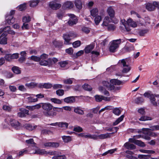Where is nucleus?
<instances>
[{"label": "nucleus", "mask_w": 159, "mask_h": 159, "mask_svg": "<svg viewBox=\"0 0 159 159\" xmlns=\"http://www.w3.org/2000/svg\"><path fill=\"white\" fill-rule=\"evenodd\" d=\"M110 22L109 17L108 16H105L103 20L102 25L103 26H107Z\"/></svg>", "instance_id": "nucleus-33"}, {"label": "nucleus", "mask_w": 159, "mask_h": 159, "mask_svg": "<svg viewBox=\"0 0 159 159\" xmlns=\"http://www.w3.org/2000/svg\"><path fill=\"white\" fill-rule=\"evenodd\" d=\"M62 138L63 141L65 143H68L71 140V139L70 136H63Z\"/></svg>", "instance_id": "nucleus-39"}, {"label": "nucleus", "mask_w": 159, "mask_h": 159, "mask_svg": "<svg viewBox=\"0 0 159 159\" xmlns=\"http://www.w3.org/2000/svg\"><path fill=\"white\" fill-rule=\"evenodd\" d=\"M73 131H67V133L69 134H76L75 132H80L82 131V130H73Z\"/></svg>", "instance_id": "nucleus-50"}, {"label": "nucleus", "mask_w": 159, "mask_h": 159, "mask_svg": "<svg viewBox=\"0 0 159 159\" xmlns=\"http://www.w3.org/2000/svg\"><path fill=\"white\" fill-rule=\"evenodd\" d=\"M39 2L38 1H31L30 2V6L32 7H34L36 6Z\"/></svg>", "instance_id": "nucleus-45"}, {"label": "nucleus", "mask_w": 159, "mask_h": 159, "mask_svg": "<svg viewBox=\"0 0 159 159\" xmlns=\"http://www.w3.org/2000/svg\"><path fill=\"white\" fill-rule=\"evenodd\" d=\"M111 106H107L101 109L99 111V114H100L101 112L104 111H105L107 110H111Z\"/></svg>", "instance_id": "nucleus-55"}, {"label": "nucleus", "mask_w": 159, "mask_h": 159, "mask_svg": "<svg viewBox=\"0 0 159 159\" xmlns=\"http://www.w3.org/2000/svg\"><path fill=\"white\" fill-rule=\"evenodd\" d=\"M60 4L54 2H51L49 4V7L53 10H57L61 7Z\"/></svg>", "instance_id": "nucleus-14"}, {"label": "nucleus", "mask_w": 159, "mask_h": 159, "mask_svg": "<svg viewBox=\"0 0 159 159\" xmlns=\"http://www.w3.org/2000/svg\"><path fill=\"white\" fill-rule=\"evenodd\" d=\"M121 39L113 40L110 43L109 50L111 52H114L119 48L121 43Z\"/></svg>", "instance_id": "nucleus-4"}, {"label": "nucleus", "mask_w": 159, "mask_h": 159, "mask_svg": "<svg viewBox=\"0 0 159 159\" xmlns=\"http://www.w3.org/2000/svg\"><path fill=\"white\" fill-rule=\"evenodd\" d=\"M138 113L141 115H144L145 114V109L143 108H141L139 109L138 110Z\"/></svg>", "instance_id": "nucleus-64"}, {"label": "nucleus", "mask_w": 159, "mask_h": 159, "mask_svg": "<svg viewBox=\"0 0 159 159\" xmlns=\"http://www.w3.org/2000/svg\"><path fill=\"white\" fill-rule=\"evenodd\" d=\"M115 132L98 135V139H103L110 137Z\"/></svg>", "instance_id": "nucleus-17"}, {"label": "nucleus", "mask_w": 159, "mask_h": 159, "mask_svg": "<svg viewBox=\"0 0 159 159\" xmlns=\"http://www.w3.org/2000/svg\"><path fill=\"white\" fill-rule=\"evenodd\" d=\"M53 106L49 103H43L42 108L44 110V115L48 116L54 117L57 115L56 112L52 111L53 109Z\"/></svg>", "instance_id": "nucleus-2"}, {"label": "nucleus", "mask_w": 159, "mask_h": 159, "mask_svg": "<svg viewBox=\"0 0 159 159\" xmlns=\"http://www.w3.org/2000/svg\"><path fill=\"white\" fill-rule=\"evenodd\" d=\"M107 12L111 17H113L114 16L115 11L111 7H110L108 8Z\"/></svg>", "instance_id": "nucleus-28"}, {"label": "nucleus", "mask_w": 159, "mask_h": 159, "mask_svg": "<svg viewBox=\"0 0 159 159\" xmlns=\"http://www.w3.org/2000/svg\"><path fill=\"white\" fill-rule=\"evenodd\" d=\"M94 48V45L93 44H90L87 46L84 49L85 53H89Z\"/></svg>", "instance_id": "nucleus-25"}, {"label": "nucleus", "mask_w": 159, "mask_h": 159, "mask_svg": "<svg viewBox=\"0 0 159 159\" xmlns=\"http://www.w3.org/2000/svg\"><path fill=\"white\" fill-rule=\"evenodd\" d=\"M124 117V115H121L120 117L118 118L114 122L113 125H117L123 120Z\"/></svg>", "instance_id": "nucleus-41"}, {"label": "nucleus", "mask_w": 159, "mask_h": 159, "mask_svg": "<svg viewBox=\"0 0 159 159\" xmlns=\"http://www.w3.org/2000/svg\"><path fill=\"white\" fill-rule=\"evenodd\" d=\"M124 146L128 149L133 150L135 148V146L134 144L130 143L128 142L125 143Z\"/></svg>", "instance_id": "nucleus-24"}, {"label": "nucleus", "mask_w": 159, "mask_h": 159, "mask_svg": "<svg viewBox=\"0 0 159 159\" xmlns=\"http://www.w3.org/2000/svg\"><path fill=\"white\" fill-rule=\"evenodd\" d=\"M107 30L108 31H113L116 28L115 25L113 24H110L108 25Z\"/></svg>", "instance_id": "nucleus-53"}, {"label": "nucleus", "mask_w": 159, "mask_h": 159, "mask_svg": "<svg viewBox=\"0 0 159 159\" xmlns=\"http://www.w3.org/2000/svg\"><path fill=\"white\" fill-rule=\"evenodd\" d=\"M70 36L68 34H64L63 35V38L65 40L64 44L66 45H68L70 44Z\"/></svg>", "instance_id": "nucleus-21"}, {"label": "nucleus", "mask_w": 159, "mask_h": 159, "mask_svg": "<svg viewBox=\"0 0 159 159\" xmlns=\"http://www.w3.org/2000/svg\"><path fill=\"white\" fill-rule=\"evenodd\" d=\"M25 142L28 144H35V143L34 142V140L33 139H30L25 141Z\"/></svg>", "instance_id": "nucleus-63"}, {"label": "nucleus", "mask_w": 159, "mask_h": 159, "mask_svg": "<svg viewBox=\"0 0 159 159\" xmlns=\"http://www.w3.org/2000/svg\"><path fill=\"white\" fill-rule=\"evenodd\" d=\"M56 93L59 96H62L64 94V91L62 89H59L56 91Z\"/></svg>", "instance_id": "nucleus-56"}, {"label": "nucleus", "mask_w": 159, "mask_h": 159, "mask_svg": "<svg viewBox=\"0 0 159 159\" xmlns=\"http://www.w3.org/2000/svg\"><path fill=\"white\" fill-rule=\"evenodd\" d=\"M15 13V11L13 10H11L10 14L6 16V20L7 22L9 25H12L15 22V19L13 18V15Z\"/></svg>", "instance_id": "nucleus-8"}, {"label": "nucleus", "mask_w": 159, "mask_h": 159, "mask_svg": "<svg viewBox=\"0 0 159 159\" xmlns=\"http://www.w3.org/2000/svg\"><path fill=\"white\" fill-rule=\"evenodd\" d=\"M81 44V42L80 41L78 40L74 42L73 43V45L74 48H76L80 46Z\"/></svg>", "instance_id": "nucleus-54"}, {"label": "nucleus", "mask_w": 159, "mask_h": 159, "mask_svg": "<svg viewBox=\"0 0 159 159\" xmlns=\"http://www.w3.org/2000/svg\"><path fill=\"white\" fill-rule=\"evenodd\" d=\"M73 6V3L70 1H67L63 5V7L66 8H72Z\"/></svg>", "instance_id": "nucleus-35"}, {"label": "nucleus", "mask_w": 159, "mask_h": 159, "mask_svg": "<svg viewBox=\"0 0 159 159\" xmlns=\"http://www.w3.org/2000/svg\"><path fill=\"white\" fill-rule=\"evenodd\" d=\"M55 126H58L59 127L63 128L66 129L68 128V124L66 122H57L51 123L48 125Z\"/></svg>", "instance_id": "nucleus-9"}, {"label": "nucleus", "mask_w": 159, "mask_h": 159, "mask_svg": "<svg viewBox=\"0 0 159 159\" xmlns=\"http://www.w3.org/2000/svg\"><path fill=\"white\" fill-rule=\"evenodd\" d=\"M39 64L42 66H50L52 64L51 59H48V61L42 60L40 61Z\"/></svg>", "instance_id": "nucleus-16"}, {"label": "nucleus", "mask_w": 159, "mask_h": 159, "mask_svg": "<svg viewBox=\"0 0 159 159\" xmlns=\"http://www.w3.org/2000/svg\"><path fill=\"white\" fill-rule=\"evenodd\" d=\"M79 135L80 136L84 137L85 138H89L94 140L98 139V135H96L95 134L91 135L89 134H87L86 133H83L79 134Z\"/></svg>", "instance_id": "nucleus-12"}, {"label": "nucleus", "mask_w": 159, "mask_h": 159, "mask_svg": "<svg viewBox=\"0 0 159 159\" xmlns=\"http://www.w3.org/2000/svg\"><path fill=\"white\" fill-rule=\"evenodd\" d=\"M74 80V79L73 78H69L65 79L63 80V82L64 84H71Z\"/></svg>", "instance_id": "nucleus-37"}, {"label": "nucleus", "mask_w": 159, "mask_h": 159, "mask_svg": "<svg viewBox=\"0 0 159 159\" xmlns=\"http://www.w3.org/2000/svg\"><path fill=\"white\" fill-rule=\"evenodd\" d=\"M44 145L45 147L57 148L59 146V144L57 143L48 142L44 143Z\"/></svg>", "instance_id": "nucleus-18"}, {"label": "nucleus", "mask_w": 159, "mask_h": 159, "mask_svg": "<svg viewBox=\"0 0 159 159\" xmlns=\"http://www.w3.org/2000/svg\"><path fill=\"white\" fill-rule=\"evenodd\" d=\"M32 95L33 94H24V97L27 99V101L29 102H37L38 101L37 98H33Z\"/></svg>", "instance_id": "nucleus-11"}, {"label": "nucleus", "mask_w": 159, "mask_h": 159, "mask_svg": "<svg viewBox=\"0 0 159 159\" xmlns=\"http://www.w3.org/2000/svg\"><path fill=\"white\" fill-rule=\"evenodd\" d=\"M144 100L143 99L140 97H138L135 100V102L137 104H139L143 102Z\"/></svg>", "instance_id": "nucleus-46"}, {"label": "nucleus", "mask_w": 159, "mask_h": 159, "mask_svg": "<svg viewBox=\"0 0 159 159\" xmlns=\"http://www.w3.org/2000/svg\"><path fill=\"white\" fill-rule=\"evenodd\" d=\"M31 59L36 61H38L40 60V58L36 56H32L30 57Z\"/></svg>", "instance_id": "nucleus-62"}, {"label": "nucleus", "mask_w": 159, "mask_h": 159, "mask_svg": "<svg viewBox=\"0 0 159 159\" xmlns=\"http://www.w3.org/2000/svg\"><path fill=\"white\" fill-rule=\"evenodd\" d=\"M124 81H121L116 79H112L110 80V82L111 84H112V85H119L122 84L124 83Z\"/></svg>", "instance_id": "nucleus-19"}, {"label": "nucleus", "mask_w": 159, "mask_h": 159, "mask_svg": "<svg viewBox=\"0 0 159 159\" xmlns=\"http://www.w3.org/2000/svg\"><path fill=\"white\" fill-rule=\"evenodd\" d=\"M83 88L85 90L87 91H91L92 88L91 87L87 84H85L83 86Z\"/></svg>", "instance_id": "nucleus-51"}, {"label": "nucleus", "mask_w": 159, "mask_h": 159, "mask_svg": "<svg viewBox=\"0 0 159 159\" xmlns=\"http://www.w3.org/2000/svg\"><path fill=\"white\" fill-rule=\"evenodd\" d=\"M50 100L52 102L57 104H61L63 102L62 100L55 98H52L50 99Z\"/></svg>", "instance_id": "nucleus-27"}, {"label": "nucleus", "mask_w": 159, "mask_h": 159, "mask_svg": "<svg viewBox=\"0 0 159 159\" xmlns=\"http://www.w3.org/2000/svg\"><path fill=\"white\" fill-rule=\"evenodd\" d=\"M101 20V17L100 16H98L95 17L94 19L95 23L96 25L98 24Z\"/></svg>", "instance_id": "nucleus-52"}, {"label": "nucleus", "mask_w": 159, "mask_h": 159, "mask_svg": "<svg viewBox=\"0 0 159 159\" xmlns=\"http://www.w3.org/2000/svg\"><path fill=\"white\" fill-rule=\"evenodd\" d=\"M143 95L145 97L147 98L150 99L151 103L153 105L155 106H157V102L155 101L156 99L155 98V97L159 98V95H154L148 92L145 93Z\"/></svg>", "instance_id": "nucleus-7"}, {"label": "nucleus", "mask_w": 159, "mask_h": 159, "mask_svg": "<svg viewBox=\"0 0 159 159\" xmlns=\"http://www.w3.org/2000/svg\"><path fill=\"white\" fill-rule=\"evenodd\" d=\"M7 43L6 35L3 33L0 37V44H6Z\"/></svg>", "instance_id": "nucleus-20"}, {"label": "nucleus", "mask_w": 159, "mask_h": 159, "mask_svg": "<svg viewBox=\"0 0 159 159\" xmlns=\"http://www.w3.org/2000/svg\"><path fill=\"white\" fill-rule=\"evenodd\" d=\"M65 102L67 103H72L75 102V98L73 96L69 97L66 98L64 99Z\"/></svg>", "instance_id": "nucleus-23"}, {"label": "nucleus", "mask_w": 159, "mask_h": 159, "mask_svg": "<svg viewBox=\"0 0 159 159\" xmlns=\"http://www.w3.org/2000/svg\"><path fill=\"white\" fill-rule=\"evenodd\" d=\"M91 14L93 17H96L98 14V9L94 8L90 11Z\"/></svg>", "instance_id": "nucleus-32"}, {"label": "nucleus", "mask_w": 159, "mask_h": 159, "mask_svg": "<svg viewBox=\"0 0 159 159\" xmlns=\"http://www.w3.org/2000/svg\"><path fill=\"white\" fill-rule=\"evenodd\" d=\"M143 95L145 97L147 98L150 99L151 103L153 105L155 106H157V102L155 101L156 99L155 98V97L159 98V95H154L148 92L145 93Z\"/></svg>", "instance_id": "nucleus-6"}, {"label": "nucleus", "mask_w": 159, "mask_h": 159, "mask_svg": "<svg viewBox=\"0 0 159 159\" xmlns=\"http://www.w3.org/2000/svg\"><path fill=\"white\" fill-rule=\"evenodd\" d=\"M116 150V148H114V149H113L108 150L107 151L104 152L102 154V155L105 156V155H106L108 154H112L113 153H114Z\"/></svg>", "instance_id": "nucleus-44"}, {"label": "nucleus", "mask_w": 159, "mask_h": 159, "mask_svg": "<svg viewBox=\"0 0 159 159\" xmlns=\"http://www.w3.org/2000/svg\"><path fill=\"white\" fill-rule=\"evenodd\" d=\"M30 20L31 18L28 15L25 16L22 18V21L24 23H28Z\"/></svg>", "instance_id": "nucleus-36"}, {"label": "nucleus", "mask_w": 159, "mask_h": 159, "mask_svg": "<svg viewBox=\"0 0 159 159\" xmlns=\"http://www.w3.org/2000/svg\"><path fill=\"white\" fill-rule=\"evenodd\" d=\"M76 7L78 9H80L82 7V3L80 1H76L75 2Z\"/></svg>", "instance_id": "nucleus-48"}, {"label": "nucleus", "mask_w": 159, "mask_h": 159, "mask_svg": "<svg viewBox=\"0 0 159 159\" xmlns=\"http://www.w3.org/2000/svg\"><path fill=\"white\" fill-rule=\"evenodd\" d=\"M70 19L68 22V24L70 25L75 24L77 22V19L75 16L73 14H70L69 15Z\"/></svg>", "instance_id": "nucleus-13"}, {"label": "nucleus", "mask_w": 159, "mask_h": 159, "mask_svg": "<svg viewBox=\"0 0 159 159\" xmlns=\"http://www.w3.org/2000/svg\"><path fill=\"white\" fill-rule=\"evenodd\" d=\"M10 123L11 126L16 128L20 125L19 123L16 120L9 119Z\"/></svg>", "instance_id": "nucleus-22"}, {"label": "nucleus", "mask_w": 159, "mask_h": 159, "mask_svg": "<svg viewBox=\"0 0 159 159\" xmlns=\"http://www.w3.org/2000/svg\"><path fill=\"white\" fill-rule=\"evenodd\" d=\"M134 47L131 44L129 45H127L125 46L124 48V50L126 52H130L131 51L134 50Z\"/></svg>", "instance_id": "nucleus-34"}, {"label": "nucleus", "mask_w": 159, "mask_h": 159, "mask_svg": "<svg viewBox=\"0 0 159 159\" xmlns=\"http://www.w3.org/2000/svg\"><path fill=\"white\" fill-rule=\"evenodd\" d=\"M148 30H140L139 32V34L141 36H143L145 34L147 33Z\"/></svg>", "instance_id": "nucleus-57"}, {"label": "nucleus", "mask_w": 159, "mask_h": 159, "mask_svg": "<svg viewBox=\"0 0 159 159\" xmlns=\"http://www.w3.org/2000/svg\"><path fill=\"white\" fill-rule=\"evenodd\" d=\"M152 118L150 117L147 116H142L139 119V120L140 121H145L146 120H151Z\"/></svg>", "instance_id": "nucleus-38"}, {"label": "nucleus", "mask_w": 159, "mask_h": 159, "mask_svg": "<svg viewBox=\"0 0 159 159\" xmlns=\"http://www.w3.org/2000/svg\"><path fill=\"white\" fill-rule=\"evenodd\" d=\"M74 111L76 113L80 115H83L84 114V111L79 107L75 108Z\"/></svg>", "instance_id": "nucleus-30"}, {"label": "nucleus", "mask_w": 159, "mask_h": 159, "mask_svg": "<svg viewBox=\"0 0 159 159\" xmlns=\"http://www.w3.org/2000/svg\"><path fill=\"white\" fill-rule=\"evenodd\" d=\"M136 144L139 146L142 147L145 146V145L143 142L138 140H137Z\"/></svg>", "instance_id": "nucleus-61"}, {"label": "nucleus", "mask_w": 159, "mask_h": 159, "mask_svg": "<svg viewBox=\"0 0 159 159\" xmlns=\"http://www.w3.org/2000/svg\"><path fill=\"white\" fill-rule=\"evenodd\" d=\"M12 70L13 72L16 74H19L21 72V71L19 67L17 66H14L12 68Z\"/></svg>", "instance_id": "nucleus-40"}, {"label": "nucleus", "mask_w": 159, "mask_h": 159, "mask_svg": "<svg viewBox=\"0 0 159 159\" xmlns=\"http://www.w3.org/2000/svg\"><path fill=\"white\" fill-rule=\"evenodd\" d=\"M146 8L148 11H151L155 9V6L153 5V3H148L146 6Z\"/></svg>", "instance_id": "nucleus-26"}, {"label": "nucleus", "mask_w": 159, "mask_h": 159, "mask_svg": "<svg viewBox=\"0 0 159 159\" xmlns=\"http://www.w3.org/2000/svg\"><path fill=\"white\" fill-rule=\"evenodd\" d=\"M47 151L44 150L38 149L35 150V152L34 153V154H39L41 155L45 154H47Z\"/></svg>", "instance_id": "nucleus-31"}, {"label": "nucleus", "mask_w": 159, "mask_h": 159, "mask_svg": "<svg viewBox=\"0 0 159 159\" xmlns=\"http://www.w3.org/2000/svg\"><path fill=\"white\" fill-rule=\"evenodd\" d=\"M11 107L8 104H4L2 107L3 109L5 111H10L11 110Z\"/></svg>", "instance_id": "nucleus-29"}, {"label": "nucleus", "mask_w": 159, "mask_h": 159, "mask_svg": "<svg viewBox=\"0 0 159 159\" xmlns=\"http://www.w3.org/2000/svg\"><path fill=\"white\" fill-rule=\"evenodd\" d=\"M138 22L139 25L145 26L148 24H150V19L148 17H145L144 19L141 18Z\"/></svg>", "instance_id": "nucleus-10"}, {"label": "nucleus", "mask_w": 159, "mask_h": 159, "mask_svg": "<svg viewBox=\"0 0 159 159\" xmlns=\"http://www.w3.org/2000/svg\"><path fill=\"white\" fill-rule=\"evenodd\" d=\"M25 85L29 88H33L37 86V84L34 82H31L26 83Z\"/></svg>", "instance_id": "nucleus-43"}, {"label": "nucleus", "mask_w": 159, "mask_h": 159, "mask_svg": "<svg viewBox=\"0 0 159 159\" xmlns=\"http://www.w3.org/2000/svg\"><path fill=\"white\" fill-rule=\"evenodd\" d=\"M27 152V150L26 149H24L20 151L19 153L18 156H21L23 155L24 154L26 153Z\"/></svg>", "instance_id": "nucleus-58"}, {"label": "nucleus", "mask_w": 159, "mask_h": 159, "mask_svg": "<svg viewBox=\"0 0 159 159\" xmlns=\"http://www.w3.org/2000/svg\"><path fill=\"white\" fill-rule=\"evenodd\" d=\"M53 110L54 111L58 112H63V109H62V107L61 108H59L56 107H53Z\"/></svg>", "instance_id": "nucleus-60"}, {"label": "nucleus", "mask_w": 159, "mask_h": 159, "mask_svg": "<svg viewBox=\"0 0 159 159\" xmlns=\"http://www.w3.org/2000/svg\"><path fill=\"white\" fill-rule=\"evenodd\" d=\"M121 22L122 25L120 26V29L122 32L129 31L131 30L129 26L135 28L137 26L136 22L131 18L128 19L127 21L124 19L121 20Z\"/></svg>", "instance_id": "nucleus-1"}, {"label": "nucleus", "mask_w": 159, "mask_h": 159, "mask_svg": "<svg viewBox=\"0 0 159 159\" xmlns=\"http://www.w3.org/2000/svg\"><path fill=\"white\" fill-rule=\"evenodd\" d=\"M127 59H123L120 60L119 61V64L121 66L123 67L122 72L124 73H126L130 70L131 68L130 66L127 64Z\"/></svg>", "instance_id": "nucleus-5"}, {"label": "nucleus", "mask_w": 159, "mask_h": 159, "mask_svg": "<svg viewBox=\"0 0 159 159\" xmlns=\"http://www.w3.org/2000/svg\"><path fill=\"white\" fill-rule=\"evenodd\" d=\"M10 117H8L5 120V122L2 124V128L3 129H6L7 128L8 124L7 123V121L9 120Z\"/></svg>", "instance_id": "nucleus-42"}, {"label": "nucleus", "mask_w": 159, "mask_h": 159, "mask_svg": "<svg viewBox=\"0 0 159 159\" xmlns=\"http://www.w3.org/2000/svg\"><path fill=\"white\" fill-rule=\"evenodd\" d=\"M113 113L117 116H119L121 113V111L119 108H116L113 110Z\"/></svg>", "instance_id": "nucleus-47"}, {"label": "nucleus", "mask_w": 159, "mask_h": 159, "mask_svg": "<svg viewBox=\"0 0 159 159\" xmlns=\"http://www.w3.org/2000/svg\"><path fill=\"white\" fill-rule=\"evenodd\" d=\"M23 128L27 129H34L36 128H39V126H38L35 125L34 124H25L23 125Z\"/></svg>", "instance_id": "nucleus-15"}, {"label": "nucleus", "mask_w": 159, "mask_h": 159, "mask_svg": "<svg viewBox=\"0 0 159 159\" xmlns=\"http://www.w3.org/2000/svg\"><path fill=\"white\" fill-rule=\"evenodd\" d=\"M102 84L103 87L100 86L98 88L99 90L105 95H109V92L106 90V89L112 91L114 88V85H112L108 82L106 81H102Z\"/></svg>", "instance_id": "nucleus-3"}, {"label": "nucleus", "mask_w": 159, "mask_h": 159, "mask_svg": "<svg viewBox=\"0 0 159 159\" xmlns=\"http://www.w3.org/2000/svg\"><path fill=\"white\" fill-rule=\"evenodd\" d=\"M96 101L97 102H100L102 100V96L96 95L95 96Z\"/></svg>", "instance_id": "nucleus-59"}, {"label": "nucleus", "mask_w": 159, "mask_h": 159, "mask_svg": "<svg viewBox=\"0 0 159 159\" xmlns=\"http://www.w3.org/2000/svg\"><path fill=\"white\" fill-rule=\"evenodd\" d=\"M18 10L20 11H22L25 9L26 8V6L25 3L20 5L17 7Z\"/></svg>", "instance_id": "nucleus-49"}]
</instances>
